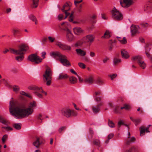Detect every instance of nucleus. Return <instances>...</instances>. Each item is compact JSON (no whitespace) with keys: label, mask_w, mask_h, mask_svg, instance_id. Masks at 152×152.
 Here are the masks:
<instances>
[{"label":"nucleus","mask_w":152,"mask_h":152,"mask_svg":"<svg viewBox=\"0 0 152 152\" xmlns=\"http://www.w3.org/2000/svg\"><path fill=\"white\" fill-rule=\"evenodd\" d=\"M0 122H1L2 124H7V121L4 119L1 116H0Z\"/></svg>","instance_id":"nucleus-43"},{"label":"nucleus","mask_w":152,"mask_h":152,"mask_svg":"<svg viewBox=\"0 0 152 152\" xmlns=\"http://www.w3.org/2000/svg\"><path fill=\"white\" fill-rule=\"evenodd\" d=\"M82 5L80 4L79 7H77V11L78 13H81L82 12Z\"/></svg>","instance_id":"nucleus-45"},{"label":"nucleus","mask_w":152,"mask_h":152,"mask_svg":"<svg viewBox=\"0 0 152 152\" xmlns=\"http://www.w3.org/2000/svg\"><path fill=\"white\" fill-rule=\"evenodd\" d=\"M13 91L16 93H18L20 91V87L17 85H13L12 86Z\"/></svg>","instance_id":"nucleus-30"},{"label":"nucleus","mask_w":152,"mask_h":152,"mask_svg":"<svg viewBox=\"0 0 152 152\" xmlns=\"http://www.w3.org/2000/svg\"><path fill=\"white\" fill-rule=\"evenodd\" d=\"M121 62V60L115 57L113 59V63L114 65H116Z\"/></svg>","instance_id":"nucleus-36"},{"label":"nucleus","mask_w":152,"mask_h":152,"mask_svg":"<svg viewBox=\"0 0 152 152\" xmlns=\"http://www.w3.org/2000/svg\"><path fill=\"white\" fill-rule=\"evenodd\" d=\"M39 138L38 137H36L35 140L33 142V144L36 147L38 148L41 143L40 142Z\"/></svg>","instance_id":"nucleus-27"},{"label":"nucleus","mask_w":152,"mask_h":152,"mask_svg":"<svg viewBox=\"0 0 152 152\" xmlns=\"http://www.w3.org/2000/svg\"><path fill=\"white\" fill-rule=\"evenodd\" d=\"M67 31L66 34V39L69 42H71L74 39L73 35L70 30L67 29Z\"/></svg>","instance_id":"nucleus-16"},{"label":"nucleus","mask_w":152,"mask_h":152,"mask_svg":"<svg viewBox=\"0 0 152 152\" xmlns=\"http://www.w3.org/2000/svg\"><path fill=\"white\" fill-rule=\"evenodd\" d=\"M151 4H147L145 7V10H148L151 8Z\"/></svg>","instance_id":"nucleus-48"},{"label":"nucleus","mask_w":152,"mask_h":152,"mask_svg":"<svg viewBox=\"0 0 152 152\" xmlns=\"http://www.w3.org/2000/svg\"><path fill=\"white\" fill-rule=\"evenodd\" d=\"M124 109L126 110L129 109L131 107L130 105L127 104H125L124 105Z\"/></svg>","instance_id":"nucleus-53"},{"label":"nucleus","mask_w":152,"mask_h":152,"mask_svg":"<svg viewBox=\"0 0 152 152\" xmlns=\"http://www.w3.org/2000/svg\"><path fill=\"white\" fill-rule=\"evenodd\" d=\"M43 79L44 82L47 86L50 85L52 80L51 77H44Z\"/></svg>","instance_id":"nucleus-20"},{"label":"nucleus","mask_w":152,"mask_h":152,"mask_svg":"<svg viewBox=\"0 0 152 152\" xmlns=\"http://www.w3.org/2000/svg\"><path fill=\"white\" fill-rule=\"evenodd\" d=\"M95 83L99 85H101L102 84L103 81L102 80L98 79L96 80Z\"/></svg>","instance_id":"nucleus-46"},{"label":"nucleus","mask_w":152,"mask_h":152,"mask_svg":"<svg viewBox=\"0 0 152 152\" xmlns=\"http://www.w3.org/2000/svg\"><path fill=\"white\" fill-rule=\"evenodd\" d=\"M102 105V102L96 105H94L92 107V110L94 113H96L99 112L100 110V107Z\"/></svg>","instance_id":"nucleus-14"},{"label":"nucleus","mask_w":152,"mask_h":152,"mask_svg":"<svg viewBox=\"0 0 152 152\" xmlns=\"http://www.w3.org/2000/svg\"><path fill=\"white\" fill-rule=\"evenodd\" d=\"M39 1V0H32V8H35L37 7Z\"/></svg>","instance_id":"nucleus-32"},{"label":"nucleus","mask_w":152,"mask_h":152,"mask_svg":"<svg viewBox=\"0 0 152 152\" xmlns=\"http://www.w3.org/2000/svg\"><path fill=\"white\" fill-rule=\"evenodd\" d=\"M53 75V72L50 69L49 67H47L45 72V74L43 76H51Z\"/></svg>","instance_id":"nucleus-24"},{"label":"nucleus","mask_w":152,"mask_h":152,"mask_svg":"<svg viewBox=\"0 0 152 152\" xmlns=\"http://www.w3.org/2000/svg\"><path fill=\"white\" fill-rule=\"evenodd\" d=\"M28 49V45L25 44H22L19 46V49L15 50L13 49H11L10 52L15 54H24V52Z\"/></svg>","instance_id":"nucleus-4"},{"label":"nucleus","mask_w":152,"mask_h":152,"mask_svg":"<svg viewBox=\"0 0 152 152\" xmlns=\"http://www.w3.org/2000/svg\"><path fill=\"white\" fill-rule=\"evenodd\" d=\"M136 61L139 66L142 69H144L146 66V64L144 61L142 57L140 55H137L134 57V61Z\"/></svg>","instance_id":"nucleus-5"},{"label":"nucleus","mask_w":152,"mask_h":152,"mask_svg":"<svg viewBox=\"0 0 152 152\" xmlns=\"http://www.w3.org/2000/svg\"><path fill=\"white\" fill-rule=\"evenodd\" d=\"M28 88L34 91V94L39 98H42L43 97L42 95L41 94V93L44 94L45 95H47V93L45 92L41 87H39L33 85L29 86Z\"/></svg>","instance_id":"nucleus-3"},{"label":"nucleus","mask_w":152,"mask_h":152,"mask_svg":"<svg viewBox=\"0 0 152 152\" xmlns=\"http://www.w3.org/2000/svg\"><path fill=\"white\" fill-rule=\"evenodd\" d=\"M80 83L85 82L87 84H91L94 82V79L93 77H86L84 80L80 77H78Z\"/></svg>","instance_id":"nucleus-9"},{"label":"nucleus","mask_w":152,"mask_h":152,"mask_svg":"<svg viewBox=\"0 0 152 152\" xmlns=\"http://www.w3.org/2000/svg\"><path fill=\"white\" fill-rule=\"evenodd\" d=\"M140 27L139 26L134 25V36L139 34L140 33Z\"/></svg>","instance_id":"nucleus-23"},{"label":"nucleus","mask_w":152,"mask_h":152,"mask_svg":"<svg viewBox=\"0 0 152 152\" xmlns=\"http://www.w3.org/2000/svg\"><path fill=\"white\" fill-rule=\"evenodd\" d=\"M70 9L69 7V4L67 3H66L63 6V8L61 9V10L63 12H64V13L65 14V16L64 17V19H66L68 16L70 14L69 13L67 12Z\"/></svg>","instance_id":"nucleus-15"},{"label":"nucleus","mask_w":152,"mask_h":152,"mask_svg":"<svg viewBox=\"0 0 152 152\" xmlns=\"http://www.w3.org/2000/svg\"><path fill=\"white\" fill-rule=\"evenodd\" d=\"M66 127L65 126H63L60 127L58 129V131L60 133H61L62 131L65 129Z\"/></svg>","instance_id":"nucleus-55"},{"label":"nucleus","mask_w":152,"mask_h":152,"mask_svg":"<svg viewBox=\"0 0 152 152\" xmlns=\"http://www.w3.org/2000/svg\"><path fill=\"white\" fill-rule=\"evenodd\" d=\"M56 45L58 46L60 49L63 50H69L71 49V47L70 46L63 43L60 42H56Z\"/></svg>","instance_id":"nucleus-10"},{"label":"nucleus","mask_w":152,"mask_h":152,"mask_svg":"<svg viewBox=\"0 0 152 152\" xmlns=\"http://www.w3.org/2000/svg\"><path fill=\"white\" fill-rule=\"evenodd\" d=\"M94 36L92 34H88L83 37L82 40L84 43H89L91 45L94 41Z\"/></svg>","instance_id":"nucleus-8"},{"label":"nucleus","mask_w":152,"mask_h":152,"mask_svg":"<svg viewBox=\"0 0 152 152\" xmlns=\"http://www.w3.org/2000/svg\"><path fill=\"white\" fill-rule=\"evenodd\" d=\"M7 138V134L4 135L1 139V140L3 143H4L6 141V140Z\"/></svg>","instance_id":"nucleus-41"},{"label":"nucleus","mask_w":152,"mask_h":152,"mask_svg":"<svg viewBox=\"0 0 152 152\" xmlns=\"http://www.w3.org/2000/svg\"><path fill=\"white\" fill-rule=\"evenodd\" d=\"M2 128L6 129L8 130H12V128H11L10 126H4V127H2Z\"/></svg>","instance_id":"nucleus-58"},{"label":"nucleus","mask_w":152,"mask_h":152,"mask_svg":"<svg viewBox=\"0 0 152 152\" xmlns=\"http://www.w3.org/2000/svg\"><path fill=\"white\" fill-rule=\"evenodd\" d=\"M71 110L68 108H64L61 110L62 114L67 118L71 115Z\"/></svg>","instance_id":"nucleus-12"},{"label":"nucleus","mask_w":152,"mask_h":152,"mask_svg":"<svg viewBox=\"0 0 152 152\" xmlns=\"http://www.w3.org/2000/svg\"><path fill=\"white\" fill-rule=\"evenodd\" d=\"M42 56H41L42 57V58L44 59L45 58V55L46 54V53L44 51L42 53Z\"/></svg>","instance_id":"nucleus-60"},{"label":"nucleus","mask_w":152,"mask_h":152,"mask_svg":"<svg viewBox=\"0 0 152 152\" xmlns=\"http://www.w3.org/2000/svg\"><path fill=\"white\" fill-rule=\"evenodd\" d=\"M83 59L86 62H89V59L87 57H84L83 58Z\"/></svg>","instance_id":"nucleus-59"},{"label":"nucleus","mask_w":152,"mask_h":152,"mask_svg":"<svg viewBox=\"0 0 152 152\" xmlns=\"http://www.w3.org/2000/svg\"><path fill=\"white\" fill-rule=\"evenodd\" d=\"M124 109V106L121 107L120 109H119L118 106L116 107L114 109V111L115 113H119L121 114V109Z\"/></svg>","instance_id":"nucleus-29"},{"label":"nucleus","mask_w":152,"mask_h":152,"mask_svg":"<svg viewBox=\"0 0 152 152\" xmlns=\"http://www.w3.org/2000/svg\"><path fill=\"white\" fill-rule=\"evenodd\" d=\"M135 125L136 126H137L138 124L140 122V119H136L135 121Z\"/></svg>","instance_id":"nucleus-63"},{"label":"nucleus","mask_w":152,"mask_h":152,"mask_svg":"<svg viewBox=\"0 0 152 152\" xmlns=\"http://www.w3.org/2000/svg\"><path fill=\"white\" fill-rule=\"evenodd\" d=\"M110 37V32L108 30H107L104 35L102 37L105 38H109Z\"/></svg>","instance_id":"nucleus-31"},{"label":"nucleus","mask_w":152,"mask_h":152,"mask_svg":"<svg viewBox=\"0 0 152 152\" xmlns=\"http://www.w3.org/2000/svg\"><path fill=\"white\" fill-rule=\"evenodd\" d=\"M90 56L91 57H93L95 56V53L93 52H91L90 53Z\"/></svg>","instance_id":"nucleus-61"},{"label":"nucleus","mask_w":152,"mask_h":152,"mask_svg":"<svg viewBox=\"0 0 152 152\" xmlns=\"http://www.w3.org/2000/svg\"><path fill=\"white\" fill-rule=\"evenodd\" d=\"M128 137L125 140V143L127 146H129L131 145L133 142V137H132L130 138V134L129 132H128Z\"/></svg>","instance_id":"nucleus-19"},{"label":"nucleus","mask_w":152,"mask_h":152,"mask_svg":"<svg viewBox=\"0 0 152 152\" xmlns=\"http://www.w3.org/2000/svg\"><path fill=\"white\" fill-rule=\"evenodd\" d=\"M65 77H59L58 79H64ZM67 77V78L68 79L70 82L72 83H76L78 79H79L75 77Z\"/></svg>","instance_id":"nucleus-17"},{"label":"nucleus","mask_w":152,"mask_h":152,"mask_svg":"<svg viewBox=\"0 0 152 152\" xmlns=\"http://www.w3.org/2000/svg\"><path fill=\"white\" fill-rule=\"evenodd\" d=\"M117 38L118 41L121 44H125L127 42L126 38V37H124L122 39L121 37H117Z\"/></svg>","instance_id":"nucleus-26"},{"label":"nucleus","mask_w":152,"mask_h":152,"mask_svg":"<svg viewBox=\"0 0 152 152\" xmlns=\"http://www.w3.org/2000/svg\"><path fill=\"white\" fill-rule=\"evenodd\" d=\"M58 20L60 21L61 20L63 19H64V18L63 15L62 14H59L58 15Z\"/></svg>","instance_id":"nucleus-51"},{"label":"nucleus","mask_w":152,"mask_h":152,"mask_svg":"<svg viewBox=\"0 0 152 152\" xmlns=\"http://www.w3.org/2000/svg\"><path fill=\"white\" fill-rule=\"evenodd\" d=\"M73 14L74 13L72 12L71 15H70L69 19V20L70 22H72L73 20V19L74 18L73 16Z\"/></svg>","instance_id":"nucleus-49"},{"label":"nucleus","mask_w":152,"mask_h":152,"mask_svg":"<svg viewBox=\"0 0 152 152\" xmlns=\"http://www.w3.org/2000/svg\"><path fill=\"white\" fill-rule=\"evenodd\" d=\"M29 18L32 20L33 21H34L35 22V24H37V19L36 18V17L34 16L33 15H31L29 16Z\"/></svg>","instance_id":"nucleus-34"},{"label":"nucleus","mask_w":152,"mask_h":152,"mask_svg":"<svg viewBox=\"0 0 152 152\" xmlns=\"http://www.w3.org/2000/svg\"><path fill=\"white\" fill-rule=\"evenodd\" d=\"M140 25L143 27L146 28L147 27L148 23H147L142 22L141 23Z\"/></svg>","instance_id":"nucleus-52"},{"label":"nucleus","mask_w":152,"mask_h":152,"mask_svg":"<svg viewBox=\"0 0 152 152\" xmlns=\"http://www.w3.org/2000/svg\"><path fill=\"white\" fill-rule=\"evenodd\" d=\"M108 125L111 128H114L115 126V124L114 123L109 119L108 120Z\"/></svg>","instance_id":"nucleus-37"},{"label":"nucleus","mask_w":152,"mask_h":152,"mask_svg":"<svg viewBox=\"0 0 152 152\" xmlns=\"http://www.w3.org/2000/svg\"><path fill=\"white\" fill-rule=\"evenodd\" d=\"M78 65L81 68L85 69L86 68V65L83 63L81 62L79 63Z\"/></svg>","instance_id":"nucleus-47"},{"label":"nucleus","mask_w":152,"mask_h":152,"mask_svg":"<svg viewBox=\"0 0 152 152\" xmlns=\"http://www.w3.org/2000/svg\"><path fill=\"white\" fill-rule=\"evenodd\" d=\"M121 56L123 58H127L129 57L128 52L125 49H122L121 50Z\"/></svg>","instance_id":"nucleus-21"},{"label":"nucleus","mask_w":152,"mask_h":152,"mask_svg":"<svg viewBox=\"0 0 152 152\" xmlns=\"http://www.w3.org/2000/svg\"><path fill=\"white\" fill-rule=\"evenodd\" d=\"M84 43L83 41V42H81L80 41H78L77 42L75 45V46L77 47L79 46H80L82 45V44Z\"/></svg>","instance_id":"nucleus-54"},{"label":"nucleus","mask_w":152,"mask_h":152,"mask_svg":"<svg viewBox=\"0 0 152 152\" xmlns=\"http://www.w3.org/2000/svg\"><path fill=\"white\" fill-rule=\"evenodd\" d=\"M50 55L56 60H59L63 65L65 66H71L70 62L67 59V57L61 54L59 52H51Z\"/></svg>","instance_id":"nucleus-2"},{"label":"nucleus","mask_w":152,"mask_h":152,"mask_svg":"<svg viewBox=\"0 0 152 152\" xmlns=\"http://www.w3.org/2000/svg\"><path fill=\"white\" fill-rule=\"evenodd\" d=\"M112 17L115 19L121 20L123 18L122 14L114 7L112 11Z\"/></svg>","instance_id":"nucleus-7"},{"label":"nucleus","mask_w":152,"mask_h":152,"mask_svg":"<svg viewBox=\"0 0 152 152\" xmlns=\"http://www.w3.org/2000/svg\"><path fill=\"white\" fill-rule=\"evenodd\" d=\"M12 33L14 36H15L16 35V34L19 32V31L17 29H13L12 30Z\"/></svg>","instance_id":"nucleus-50"},{"label":"nucleus","mask_w":152,"mask_h":152,"mask_svg":"<svg viewBox=\"0 0 152 152\" xmlns=\"http://www.w3.org/2000/svg\"><path fill=\"white\" fill-rule=\"evenodd\" d=\"M133 149L132 147H131V148L127 150L126 152H133Z\"/></svg>","instance_id":"nucleus-64"},{"label":"nucleus","mask_w":152,"mask_h":152,"mask_svg":"<svg viewBox=\"0 0 152 152\" xmlns=\"http://www.w3.org/2000/svg\"><path fill=\"white\" fill-rule=\"evenodd\" d=\"M93 143L96 145H99L100 144V141L97 139L94 140L93 141Z\"/></svg>","instance_id":"nucleus-39"},{"label":"nucleus","mask_w":152,"mask_h":152,"mask_svg":"<svg viewBox=\"0 0 152 152\" xmlns=\"http://www.w3.org/2000/svg\"><path fill=\"white\" fill-rule=\"evenodd\" d=\"M28 58V60L36 64H39L42 61V59L35 54L30 55Z\"/></svg>","instance_id":"nucleus-6"},{"label":"nucleus","mask_w":152,"mask_h":152,"mask_svg":"<svg viewBox=\"0 0 152 152\" xmlns=\"http://www.w3.org/2000/svg\"><path fill=\"white\" fill-rule=\"evenodd\" d=\"M48 39L50 42H53L55 40V38H53L50 37H48Z\"/></svg>","instance_id":"nucleus-56"},{"label":"nucleus","mask_w":152,"mask_h":152,"mask_svg":"<svg viewBox=\"0 0 152 152\" xmlns=\"http://www.w3.org/2000/svg\"><path fill=\"white\" fill-rule=\"evenodd\" d=\"M71 115L74 116H76L77 115V113L75 111L71 110Z\"/></svg>","instance_id":"nucleus-57"},{"label":"nucleus","mask_w":152,"mask_h":152,"mask_svg":"<svg viewBox=\"0 0 152 152\" xmlns=\"http://www.w3.org/2000/svg\"><path fill=\"white\" fill-rule=\"evenodd\" d=\"M121 6L123 7L128 8L132 4L133 0H120Z\"/></svg>","instance_id":"nucleus-11"},{"label":"nucleus","mask_w":152,"mask_h":152,"mask_svg":"<svg viewBox=\"0 0 152 152\" xmlns=\"http://www.w3.org/2000/svg\"><path fill=\"white\" fill-rule=\"evenodd\" d=\"M152 48V44H148L146 45L145 47V53L147 56L149 58L151 59L152 61V57L150 56L149 53L150 50Z\"/></svg>","instance_id":"nucleus-13"},{"label":"nucleus","mask_w":152,"mask_h":152,"mask_svg":"<svg viewBox=\"0 0 152 152\" xmlns=\"http://www.w3.org/2000/svg\"><path fill=\"white\" fill-rule=\"evenodd\" d=\"M20 94L26 96L29 98H31V96L23 91H21L20 92Z\"/></svg>","instance_id":"nucleus-38"},{"label":"nucleus","mask_w":152,"mask_h":152,"mask_svg":"<svg viewBox=\"0 0 152 152\" xmlns=\"http://www.w3.org/2000/svg\"><path fill=\"white\" fill-rule=\"evenodd\" d=\"M114 134H113L111 133L108 136V140L106 141L105 142L107 143L109 141V140L112 138Z\"/></svg>","instance_id":"nucleus-44"},{"label":"nucleus","mask_w":152,"mask_h":152,"mask_svg":"<svg viewBox=\"0 0 152 152\" xmlns=\"http://www.w3.org/2000/svg\"><path fill=\"white\" fill-rule=\"evenodd\" d=\"M82 1V0H81L79 1H76V0L75 1H74L75 4L76 5V6L77 7V4L81 3Z\"/></svg>","instance_id":"nucleus-62"},{"label":"nucleus","mask_w":152,"mask_h":152,"mask_svg":"<svg viewBox=\"0 0 152 152\" xmlns=\"http://www.w3.org/2000/svg\"><path fill=\"white\" fill-rule=\"evenodd\" d=\"M36 107L35 101L30 102L28 107L26 108L23 104H17L13 100L10 102L9 110L10 113L15 118L20 119L28 117L34 112V109Z\"/></svg>","instance_id":"nucleus-1"},{"label":"nucleus","mask_w":152,"mask_h":152,"mask_svg":"<svg viewBox=\"0 0 152 152\" xmlns=\"http://www.w3.org/2000/svg\"><path fill=\"white\" fill-rule=\"evenodd\" d=\"M13 126L16 129H20L21 127V124L19 123H15L13 124Z\"/></svg>","instance_id":"nucleus-35"},{"label":"nucleus","mask_w":152,"mask_h":152,"mask_svg":"<svg viewBox=\"0 0 152 152\" xmlns=\"http://www.w3.org/2000/svg\"><path fill=\"white\" fill-rule=\"evenodd\" d=\"M118 127H120L121 125L125 126H128V125L125 124L122 121H120L118 123Z\"/></svg>","instance_id":"nucleus-40"},{"label":"nucleus","mask_w":152,"mask_h":152,"mask_svg":"<svg viewBox=\"0 0 152 152\" xmlns=\"http://www.w3.org/2000/svg\"><path fill=\"white\" fill-rule=\"evenodd\" d=\"M140 135L141 136H142L145 134V132H149L150 131L146 129L145 127V126H142L140 127Z\"/></svg>","instance_id":"nucleus-22"},{"label":"nucleus","mask_w":152,"mask_h":152,"mask_svg":"<svg viewBox=\"0 0 152 152\" xmlns=\"http://www.w3.org/2000/svg\"><path fill=\"white\" fill-rule=\"evenodd\" d=\"M24 54H19L20 56H17L15 58L16 60L18 61H22L24 58Z\"/></svg>","instance_id":"nucleus-33"},{"label":"nucleus","mask_w":152,"mask_h":152,"mask_svg":"<svg viewBox=\"0 0 152 152\" xmlns=\"http://www.w3.org/2000/svg\"><path fill=\"white\" fill-rule=\"evenodd\" d=\"M59 26L61 29L66 32L67 29L69 30V28L70 27V25L68 23L64 22L62 23L61 25Z\"/></svg>","instance_id":"nucleus-18"},{"label":"nucleus","mask_w":152,"mask_h":152,"mask_svg":"<svg viewBox=\"0 0 152 152\" xmlns=\"http://www.w3.org/2000/svg\"><path fill=\"white\" fill-rule=\"evenodd\" d=\"M73 30L74 33L77 35L79 34L82 31L81 28L77 27L73 28Z\"/></svg>","instance_id":"nucleus-28"},{"label":"nucleus","mask_w":152,"mask_h":152,"mask_svg":"<svg viewBox=\"0 0 152 152\" xmlns=\"http://www.w3.org/2000/svg\"><path fill=\"white\" fill-rule=\"evenodd\" d=\"M37 117L38 120H41L40 122H41L42 120L43 119L42 115L41 114H39L37 116Z\"/></svg>","instance_id":"nucleus-42"},{"label":"nucleus","mask_w":152,"mask_h":152,"mask_svg":"<svg viewBox=\"0 0 152 152\" xmlns=\"http://www.w3.org/2000/svg\"><path fill=\"white\" fill-rule=\"evenodd\" d=\"M77 54L80 55L81 56H84L86 54V52L80 49H77L75 50Z\"/></svg>","instance_id":"nucleus-25"}]
</instances>
